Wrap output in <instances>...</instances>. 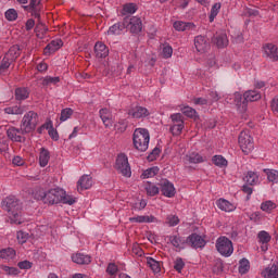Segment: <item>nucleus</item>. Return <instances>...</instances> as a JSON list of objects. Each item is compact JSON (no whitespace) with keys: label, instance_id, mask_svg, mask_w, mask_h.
I'll return each instance as SVG.
<instances>
[{"label":"nucleus","instance_id":"f257e3e1","mask_svg":"<svg viewBox=\"0 0 278 278\" xmlns=\"http://www.w3.org/2000/svg\"><path fill=\"white\" fill-rule=\"evenodd\" d=\"M1 205L2 210H4V212H8L10 222L13 225H21L23 223V215L21 211L23 210V206L21 205V201L16 199V197H7L4 200H2Z\"/></svg>","mask_w":278,"mask_h":278},{"label":"nucleus","instance_id":"f03ea898","mask_svg":"<svg viewBox=\"0 0 278 278\" xmlns=\"http://www.w3.org/2000/svg\"><path fill=\"white\" fill-rule=\"evenodd\" d=\"M150 140H151V136L149 135V130L147 128L135 129L132 135V142L137 151H141L142 153H144V151L149 149Z\"/></svg>","mask_w":278,"mask_h":278},{"label":"nucleus","instance_id":"7ed1b4c3","mask_svg":"<svg viewBox=\"0 0 278 278\" xmlns=\"http://www.w3.org/2000/svg\"><path fill=\"white\" fill-rule=\"evenodd\" d=\"M38 125V113L34 111L27 112L21 122V127L26 134H31V131L36 130Z\"/></svg>","mask_w":278,"mask_h":278},{"label":"nucleus","instance_id":"20e7f679","mask_svg":"<svg viewBox=\"0 0 278 278\" xmlns=\"http://www.w3.org/2000/svg\"><path fill=\"white\" fill-rule=\"evenodd\" d=\"M62 197H64V190L60 188L50 189L48 192L41 195V201L48 203V205H55L61 203Z\"/></svg>","mask_w":278,"mask_h":278},{"label":"nucleus","instance_id":"39448f33","mask_svg":"<svg viewBox=\"0 0 278 278\" xmlns=\"http://www.w3.org/2000/svg\"><path fill=\"white\" fill-rule=\"evenodd\" d=\"M239 147L241 151L244 153V155H249L251 151L254 149L253 144V137H251V134L249 130H242L239 135Z\"/></svg>","mask_w":278,"mask_h":278},{"label":"nucleus","instance_id":"423d86ee","mask_svg":"<svg viewBox=\"0 0 278 278\" xmlns=\"http://www.w3.org/2000/svg\"><path fill=\"white\" fill-rule=\"evenodd\" d=\"M216 249L224 257H229L233 253V243L227 237H220L216 241Z\"/></svg>","mask_w":278,"mask_h":278},{"label":"nucleus","instance_id":"0eeeda50","mask_svg":"<svg viewBox=\"0 0 278 278\" xmlns=\"http://www.w3.org/2000/svg\"><path fill=\"white\" fill-rule=\"evenodd\" d=\"M115 168L123 177H131V166H129V159L125 154H119L115 162Z\"/></svg>","mask_w":278,"mask_h":278},{"label":"nucleus","instance_id":"6e6552de","mask_svg":"<svg viewBox=\"0 0 278 278\" xmlns=\"http://www.w3.org/2000/svg\"><path fill=\"white\" fill-rule=\"evenodd\" d=\"M25 134L27 132H25L23 127L16 128L12 126L7 130V136L12 142H25Z\"/></svg>","mask_w":278,"mask_h":278},{"label":"nucleus","instance_id":"1a4fd4ad","mask_svg":"<svg viewBox=\"0 0 278 278\" xmlns=\"http://www.w3.org/2000/svg\"><path fill=\"white\" fill-rule=\"evenodd\" d=\"M124 21L126 27H129L131 34H140V31H142V20H140V17H125Z\"/></svg>","mask_w":278,"mask_h":278},{"label":"nucleus","instance_id":"9d476101","mask_svg":"<svg viewBox=\"0 0 278 278\" xmlns=\"http://www.w3.org/2000/svg\"><path fill=\"white\" fill-rule=\"evenodd\" d=\"M186 244H188V247H191L192 249H203L206 242L205 239L201 237V235L191 233L189 237H187Z\"/></svg>","mask_w":278,"mask_h":278},{"label":"nucleus","instance_id":"9b49d317","mask_svg":"<svg viewBox=\"0 0 278 278\" xmlns=\"http://www.w3.org/2000/svg\"><path fill=\"white\" fill-rule=\"evenodd\" d=\"M194 48L198 53H206L210 51V40L203 35H199L194 38Z\"/></svg>","mask_w":278,"mask_h":278},{"label":"nucleus","instance_id":"f8f14e48","mask_svg":"<svg viewBox=\"0 0 278 278\" xmlns=\"http://www.w3.org/2000/svg\"><path fill=\"white\" fill-rule=\"evenodd\" d=\"M160 188L163 197H167V199H173L176 194L175 185H173L168 179L162 180L160 182Z\"/></svg>","mask_w":278,"mask_h":278},{"label":"nucleus","instance_id":"ddd939ff","mask_svg":"<svg viewBox=\"0 0 278 278\" xmlns=\"http://www.w3.org/2000/svg\"><path fill=\"white\" fill-rule=\"evenodd\" d=\"M262 94L256 90H249L243 93L242 112H247V105L249 102L260 101Z\"/></svg>","mask_w":278,"mask_h":278},{"label":"nucleus","instance_id":"4468645a","mask_svg":"<svg viewBox=\"0 0 278 278\" xmlns=\"http://www.w3.org/2000/svg\"><path fill=\"white\" fill-rule=\"evenodd\" d=\"M264 53H265L266 58L271 60V62H277L278 61V48H277V46H275L273 43H267L264 47Z\"/></svg>","mask_w":278,"mask_h":278},{"label":"nucleus","instance_id":"2eb2a0df","mask_svg":"<svg viewBox=\"0 0 278 278\" xmlns=\"http://www.w3.org/2000/svg\"><path fill=\"white\" fill-rule=\"evenodd\" d=\"M213 42L218 49H225L229 45V39L225 33H216L213 37Z\"/></svg>","mask_w":278,"mask_h":278},{"label":"nucleus","instance_id":"dca6fc26","mask_svg":"<svg viewBox=\"0 0 278 278\" xmlns=\"http://www.w3.org/2000/svg\"><path fill=\"white\" fill-rule=\"evenodd\" d=\"M128 114L129 116H132V118H147V116H149L151 113L144 106H136L135 109L130 110Z\"/></svg>","mask_w":278,"mask_h":278},{"label":"nucleus","instance_id":"f3484780","mask_svg":"<svg viewBox=\"0 0 278 278\" xmlns=\"http://www.w3.org/2000/svg\"><path fill=\"white\" fill-rule=\"evenodd\" d=\"M94 53L96 58H108V55H110V49H108V46H105V43L98 41L94 45Z\"/></svg>","mask_w":278,"mask_h":278},{"label":"nucleus","instance_id":"a211bd4d","mask_svg":"<svg viewBox=\"0 0 278 278\" xmlns=\"http://www.w3.org/2000/svg\"><path fill=\"white\" fill-rule=\"evenodd\" d=\"M100 118L104 125V127L110 128L112 127V112L109 109L104 108L99 111Z\"/></svg>","mask_w":278,"mask_h":278},{"label":"nucleus","instance_id":"6ab92c4d","mask_svg":"<svg viewBox=\"0 0 278 278\" xmlns=\"http://www.w3.org/2000/svg\"><path fill=\"white\" fill-rule=\"evenodd\" d=\"M89 188H92V177L90 175L81 176L77 182V189L83 191L89 190Z\"/></svg>","mask_w":278,"mask_h":278},{"label":"nucleus","instance_id":"aec40b11","mask_svg":"<svg viewBox=\"0 0 278 278\" xmlns=\"http://www.w3.org/2000/svg\"><path fill=\"white\" fill-rule=\"evenodd\" d=\"M261 275L265 278H278V261L265 268Z\"/></svg>","mask_w":278,"mask_h":278},{"label":"nucleus","instance_id":"412c9836","mask_svg":"<svg viewBox=\"0 0 278 278\" xmlns=\"http://www.w3.org/2000/svg\"><path fill=\"white\" fill-rule=\"evenodd\" d=\"M25 112H27V106L21 105V104L8 106L4 109L5 114H12V115H16V116L25 114Z\"/></svg>","mask_w":278,"mask_h":278},{"label":"nucleus","instance_id":"4be33fe9","mask_svg":"<svg viewBox=\"0 0 278 278\" xmlns=\"http://www.w3.org/2000/svg\"><path fill=\"white\" fill-rule=\"evenodd\" d=\"M62 45H64V42L62 41V39H55L52 40L45 49V54L46 55H50V53H55V51H58Z\"/></svg>","mask_w":278,"mask_h":278},{"label":"nucleus","instance_id":"5701e85b","mask_svg":"<svg viewBox=\"0 0 278 278\" xmlns=\"http://www.w3.org/2000/svg\"><path fill=\"white\" fill-rule=\"evenodd\" d=\"M72 262H74V264H90V262H92L90 255H86L84 253H76L72 255Z\"/></svg>","mask_w":278,"mask_h":278},{"label":"nucleus","instance_id":"b1692460","mask_svg":"<svg viewBox=\"0 0 278 278\" xmlns=\"http://www.w3.org/2000/svg\"><path fill=\"white\" fill-rule=\"evenodd\" d=\"M195 25L192 22L177 21L174 23V29L176 31H188V29H194Z\"/></svg>","mask_w":278,"mask_h":278},{"label":"nucleus","instance_id":"393cba45","mask_svg":"<svg viewBox=\"0 0 278 278\" xmlns=\"http://www.w3.org/2000/svg\"><path fill=\"white\" fill-rule=\"evenodd\" d=\"M49 160H51V153L46 148H41L39 152V166L45 168L49 164Z\"/></svg>","mask_w":278,"mask_h":278},{"label":"nucleus","instance_id":"a878e982","mask_svg":"<svg viewBox=\"0 0 278 278\" xmlns=\"http://www.w3.org/2000/svg\"><path fill=\"white\" fill-rule=\"evenodd\" d=\"M123 29H127L126 24H125V20L123 21V23H116L113 26H111L108 30V35L109 36H118L121 35V31H123Z\"/></svg>","mask_w":278,"mask_h":278},{"label":"nucleus","instance_id":"bb28decb","mask_svg":"<svg viewBox=\"0 0 278 278\" xmlns=\"http://www.w3.org/2000/svg\"><path fill=\"white\" fill-rule=\"evenodd\" d=\"M217 207L222 210L223 212H233L236 210V206L231 204V202L225 200V199H219L217 201Z\"/></svg>","mask_w":278,"mask_h":278},{"label":"nucleus","instance_id":"cd10ccee","mask_svg":"<svg viewBox=\"0 0 278 278\" xmlns=\"http://www.w3.org/2000/svg\"><path fill=\"white\" fill-rule=\"evenodd\" d=\"M4 55L11 59L13 62L16 61V59L21 55V47L18 45L12 46Z\"/></svg>","mask_w":278,"mask_h":278},{"label":"nucleus","instance_id":"c85d7f7f","mask_svg":"<svg viewBox=\"0 0 278 278\" xmlns=\"http://www.w3.org/2000/svg\"><path fill=\"white\" fill-rule=\"evenodd\" d=\"M243 181H245L248 186H256V184L260 181V176H257V174L254 172H248L243 178Z\"/></svg>","mask_w":278,"mask_h":278},{"label":"nucleus","instance_id":"c756f323","mask_svg":"<svg viewBox=\"0 0 278 278\" xmlns=\"http://www.w3.org/2000/svg\"><path fill=\"white\" fill-rule=\"evenodd\" d=\"M1 260H14L16 257V251L12 248H7L0 251Z\"/></svg>","mask_w":278,"mask_h":278},{"label":"nucleus","instance_id":"7c9ffc66","mask_svg":"<svg viewBox=\"0 0 278 278\" xmlns=\"http://www.w3.org/2000/svg\"><path fill=\"white\" fill-rule=\"evenodd\" d=\"M144 190L148 197H155L160 194V187L155 186L153 182H147L144 186Z\"/></svg>","mask_w":278,"mask_h":278},{"label":"nucleus","instance_id":"2f4dec72","mask_svg":"<svg viewBox=\"0 0 278 278\" xmlns=\"http://www.w3.org/2000/svg\"><path fill=\"white\" fill-rule=\"evenodd\" d=\"M159 173H160V167L157 166L150 167L143 170V173L141 174V179H149L151 177H155V175H157Z\"/></svg>","mask_w":278,"mask_h":278},{"label":"nucleus","instance_id":"473e14b6","mask_svg":"<svg viewBox=\"0 0 278 278\" xmlns=\"http://www.w3.org/2000/svg\"><path fill=\"white\" fill-rule=\"evenodd\" d=\"M155 220L154 216L139 215L137 217H130V223H153Z\"/></svg>","mask_w":278,"mask_h":278},{"label":"nucleus","instance_id":"72a5a7b5","mask_svg":"<svg viewBox=\"0 0 278 278\" xmlns=\"http://www.w3.org/2000/svg\"><path fill=\"white\" fill-rule=\"evenodd\" d=\"M28 97H29V91H27V88L15 89L16 101H25V99H28Z\"/></svg>","mask_w":278,"mask_h":278},{"label":"nucleus","instance_id":"f704fd0d","mask_svg":"<svg viewBox=\"0 0 278 278\" xmlns=\"http://www.w3.org/2000/svg\"><path fill=\"white\" fill-rule=\"evenodd\" d=\"M13 60L9 59L7 55L3 56L1 63H0V75H3V73H8V68L12 65Z\"/></svg>","mask_w":278,"mask_h":278},{"label":"nucleus","instance_id":"c9c22d12","mask_svg":"<svg viewBox=\"0 0 278 278\" xmlns=\"http://www.w3.org/2000/svg\"><path fill=\"white\" fill-rule=\"evenodd\" d=\"M168 240L175 249H181V244H186V240L181 239L179 236H169Z\"/></svg>","mask_w":278,"mask_h":278},{"label":"nucleus","instance_id":"e433bc0d","mask_svg":"<svg viewBox=\"0 0 278 278\" xmlns=\"http://www.w3.org/2000/svg\"><path fill=\"white\" fill-rule=\"evenodd\" d=\"M147 264L153 270V273H160L162 270V267L160 266V262L155 261L153 257L147 258Z\"/></svg>","mask_w":278,"mask_h":278},{"label":"nucleus","instance_id":"4c0bfd02","mask_svg":"<svg viewBox=\"0 0 278 278\" xmlns=\"http://www.w3.org/2000/svg\"><path fill=\"white\" fill-rule=\"evenodd\" d=\"M251 269V263L247 258H242L239 262V273L240 275H247V271Z\"/></svg>","mask_w":278,"mask_h":278},{"label":"nucleus","instance_id":"58836bf2","mask_svg":"<svg viewBox=\"0 0 278 278\" xmlns=\"http://www.w3.org/2000/svg\"><path fill=\"white\" fill-rule=\"evenodd\" d=\"M0 269L2 270V273H4V275H9V276H13L16 277V275H18V268L16 267H10L8 265H0Z\"/></svg>","mask_w":278,"mask_h":278},{"label":"nucleus","instance_id":"ea45409f","mask_svg":"<svg viewBox=\"0 0 278 278\" xmlns=\"http://www.w3.org/2000/svg\"><path fill=\"white\" fill-rule=\"evenodd\" d=\"M257 238L262 244H268V242L271 240L270 233L265 230L260 231Z\"/></svg>","mask_w":278,"mask_h":278},{"label":"nucleus","instance_id":"a19ab883","mask_svg":"<svg viewBox=\"0 0 278 278\" xmlns=\"http://www.w3.org/2000/svg\"><path fill=\"white\" fill-rule=\"evenodd\" d=\"M115 131L123 134L127 130V119H119L118 123L114 125Z\"/></svg>","mask_w":278,"mask_h":278},{"label":"nucleus","instance_id":"79ce46f5","mask_svg":"<svg viewBox=\"0 0 278 278\" xmlns=\"http://www.w3.org/2000/svg\"><path fill=\"white\" fill-rule=\"evenodd\" d=\"M219 12H220V3L217 2L211 9L210 23H214V18L215 16H218Z\"/></svg>","mask_w":278,"mask_h":278},{"label":"nucleus","instance_id":"37998d69","mask_svg":"<svg viewBox=\"0 0 278 278\" xmlns=\"http://www.w3.org/2000/svg\"><path fill=\"white\" fill-rule=\"evenodd\" d=\"M181 112L185 114V116H188V118H197V110L190 106H184Z\"/></svg>","mask_w":278,"mask_h":278},{"label":"nucleus","instance_id":"c03bdc74","mask_svg":"<svg viewBox=\"0 0 278 278\" xmlns=\"http://www.w3.org/2000/svg\"><path fill=\"white\" fill-rule=\"evenodd\" d=\"M73 116V109L66 108L61 111L60 121L64 123L65 121H68V118Z\"/></svg>","mask_w":278,"mask_h":278},{"label":"nucleus","instance_id":"a18cd8bd","mask_svg":"<svg viewBox=\"0 0 278 278\" xmlns=\"http://www.w3.org/2000/svg\"><path fill=\"white\" fill-rule=\"evenodd\" d=\"M213 163L215 166H219L220 168H223V166H227V161L223 155L213 156Z\"/></svg>","mask_w":278,"mask_h":278},{"label":"nucleus","instance_id":"49530a36","mask_svg":"<svg viewBox=\"0 0 278 278\" xmlns=\"http://www.w3.org/2000/svg\"><path fill=\"white\" fill-rule=\"evenodd\" d=\"M190 164H201L203 162V156L199 153H192L188 156Z\"/></svg>","mask_w":278,"mask_h":278},{"label":"nucleus","instance_id":"de8ad7c7","mask_svg":"<svg viewBox=\"0 0 278 278\" xmlns=\"http://www.w3.org/2000/svg\"><path fill=\"white\" fill-rule=\"evenodd\" d=\"M123 10L126 12V14H136L138 7L136 3H126L124 4Z\"/></svg>","mask_w":278,"mask_h":278},{"label":"nucleus","instance_id":"09e8293b","mask_svg":"<svg viewBox=\"0 0 278 278\" xmlns=\"http://www.w3.org/2000/svg\"><path fill=\"white\" fill-rule=\"evenodd\" d=\"M169 130L173 136H179L184 131V124H172Z\"/></svg>","mask_w":278,"mask_h":278},{"label":"nucleus","instance_id":"8fccbe9b","mask_svg":"<svg viewBox=\"0 0 278 278\" xmlns=\"http://www.w3.org/2000/svg\"><path fill=\"white\" fill-rule=\"evenodd\" d=\"M267 175L268 181H278V172L275 169H264Z\"/></svg>","mask_w":278,"mask_h":278},{"label":"nucleus","instance_id":"3c124183","mask_svg":"<svg viewBox=\"0 0 278 278\" xmlns=\"http://www.w3.org/2000/svg\"><path fill=\"white\" fill-rule=\"evenodd\" d=\"M4 16L7 21H16L18 18V12H16L14 9H9L4 13Z\"/></svg>","mask_w":278,"mask_h":278},{"label":"nucleus","instance_id":"603ef678","mask_svg":"<svg viewBox=\"0 0 278 278\" xmlns=\"http://www.w3.org/2000/svg\"><path fill=\"white\" fill-rule=\"evenodd\" d=\"M172 125H184V115L181 113H175L170 115Z\"/></svg>","mask_w":278,"mask_h":278},{"label":"nucleus","instance_id":"864d4df0","mask_svg":"<svg viewBox=\"0 0 278 278\" xmlns=\"http://www.w3.org/2000/svg\"><path fill=\"white\" fill-rule=\"evenodd\" d=\"M75 202H76L75 198L66 194V191H64V194L61 198V203H64L65 205H74Z\"/></svg>","mask_w":278,"mask_h":278},{"label":"nucleus","instance_id":"5fc2aeb1","mask_svg":"<svg viewBox=\"0 0 278 278\" xmlns=\"http://www.w3.org/2000/svg\"><path fill=\"white\" fill-rule=\"evenodd\" d=\"M186 266V263L184 262V258L178 257L176 258V261L174 262V268L177 273H181V270H184Z\"/></svg>","mask_w":278,"mask_h":278},{"label":"nucleus","instance_id":"6e6d98bb","mask_svg":"<svg viewBox=\"0 0 278 278\" xmlns=\"http://www.w3.org/2000/svg\"><path fill=\"white\" fill-rule=\"evenodd\" d=\"M261 210L263 212H270L271 210H275V204L273 201H266L261 204Z\"/></svg>","mask_w":278,"mask_h":278},{"label":"nucleus","instance_id":"4d7b16f0","mask_svg":"<svg viewBox=\"0 0 278 278\" xmlns=\"http://www.w3.org/2000/svg\"><path fill=\"white\" fill-rule=\"evenodd\" d=\"M166 223H167V225H169V227H175V226L179 225V217H177L175 215H169L166 218Z\"/></svg>","mask_w":278,"mask_h":278},{"label":"nucleus","instance_id":"13d9d810","mask_svg":"<svg viewBox=\"0 0 278 278\" xmlns=\"http://www.w3.org/2000/svg\"><path fill=\"white\" fill-rule=\"evenodd\" d=\"M235 103L239 110L241 109L242 112V103H244V97L240 92L235 93Z\"/></svg>","mask_w":278,"mask_h":278},{"label":"nucleus","instance_id":"bf43d9fd","mask_svg":"<svg viewBox=\"0 0 278 278\" xmlns=\"http://www.w3.org/2000/svg\"><path fill=\"white\" fill-rule=\"evenodd\" d=\"M160 153H161L160 148H154V149L150 152V154L148 155L149 162H153V161L157 160V156L160 155Z\"/></svg>","mask_w":278,"mask_h":278},{"label":"nucleus","instance_id":"052dcab7","mask_svg":"<svg viewBox=\"0 0 278 278\" xmlns=\"http://www.w3.org/2000/svg\"><path fill=\"white\" fill-rule=\"evenodd\" d=\"M225 265L223 264V261H217L215 263V266L213 267V273H215L216 275H220V273H223Z\"/></svg>","mask_w":278,"mask_h":278},{"label":"nucleus","instance_id":"680f3d73","mask_svg":"<svg viewBox=\"0 0 278 278\" xmlns=\"http://www.w3.org/2000/svg\"><path fill=\"white\" fill-rule=\"evenodd\" d=\"M108 275L114 276L116 273H118V266L114 263H110L106 267Z\"/></svg>","mask_w":278,"mask_h":278},{"label":"nucleus","instance_id":"e2e57ef3","mask_svg":"<svg viewBox=\"0 0 278 278\" xmlns=\"http://www.w3.org/2000/svg\"><path fill=\"white\" fill-rule=\"evenodd\" d=\"M18 268H21V270H29V268H31V266H34V263L29 262V261H22L20 263H17Z\"/></svg>","mask_w":278,"mask_h":278},{"label":"nucleus","instance_id":"0e129e2a","mask_svg":"<svg viewBox=\"0 0 278 278\" xmlns=\"http://www.w3.org/2000/svg\"><path fill=\"white\" fill-rule=\"evenodd\" d=\"M163 58H172L173 56V47H170L169 45H166L163 47Z\"/></svg>","mask_w":278,"mask_h":278},{"label":"nucleus","instance_id":"69168bd1","mask_svg":"<svg viewBox=\"0 0 278 278\" xmlns=\"http://www.w3.org/2000/svg\"><path fill=\"white\" fill-rule=\"evenodd\" d=\"M60 81V77H51V76H47L45 79H43V84L46 86H49V84H59Z\"/></svg>","mask_w":278,"mask_h":278},{"label":"nucleus","instance_id":"338daca9","mask_svg":"<svg viewBox=\"0 0 278 278\" xmlns=\"http://www.w3.org/2000/svg\"><path fill=\"white\" fill-rule=\"evenodd\" d=\"M27 236H29V235L26 233V232H23V231H18L17 232V240H18V242H21V244L27 242Z\"/></svg>","mask_w":278,"mask_h":278},{"label":"nucleus","instance_id":"774afa93","mask_svg":"<svg viewBox=\"0 0 278 278\" xmlns=\"http://www.w3.org/2000/svg\"><path fill=\"white\" fill-rule=\"evenodd\" d=\"M271 110L273 112H278V96L271 100Z\"/></svg>","mask_w":278,"mask_h":278}]
</instances>
